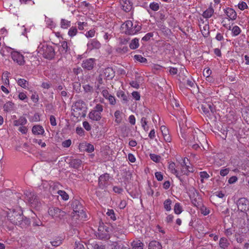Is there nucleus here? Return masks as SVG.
I'll return each mask as SVG.
<instances>
[{
    "label": "nucleus",
    "instance_id": "obj_24",
    "mask_svg": "<svg viewBox=\"0 0 249 249\" xmlns=\"http://www.w3.org/2000/svg\"><path fill=\"white\" fill-rule=\"evenodd\" d=\"M89 246L91 249H106L105 245L100 242H93Z\"/></svg>",
    "mask_w": 249,
    "mask_h": 249
},
{
    "label": "nucleus",
    "instance_id": "obj_58",
    "mask_svg": "<svg viewBox=\"0 0 249 249\" xmlns=\"http://www.w3.org/2000/svg\"><path fill=\"white\" fill-rule=\"evenodd\" d=\"M71 144V141L70 139H68L63 141L62 142V145L63 147L68 148L69 147Z\"/></svg>",
    "mask_w": 249,
    "mask_h": 249
},
{
    "label": "nucleus",
    "instance_id": "obj_32",
    "mask_svg": "<svg viewBox=\"0 0 249 249\" xmlns=\"http://www.w3.org/2000/svg\"><path fill=\"white\" fill-rule=\"evenodd\" d=\"M148 121L146 117H143L141 118V123L142 127L145 131H147L149 130V126L147 125Z\"/></svg>",
    "mask_w": 249,
    "mask_h": 249
},
{
    "label": "nucleus",
    "instance_id": "obj_7",
    "mask_svg": "<svg viewBox=\"0 0 249 249\" xmlns=\"http://www.w3.org/2000/svg\"><path fill=\"white\" fill-rule=\"evenodd\" d=\"M104 107L100 104H97L89 113L88 116L92 121H99L102 118V112Z\"/></svg>",
    "mask_w": 249,
    "mask_h": 249
},
{
    "label": "nucleus",
    "instance_id": "obj_52",
    "mask_svg": "<svg viewBox=\"0 0 249 249\" xmlns=\"http://www.w3.org/2000/svg\"><path fill=\"white\" fill-rule=\"evenodd\" d=\"M149 7L153 11H157L159 9V5L157 2H152L150 4Z\"/></svg>",
    "mask_w": 249,
    "mask_h": 249
},
{
    "label": "nucleus",
    "instance_id": "obj_10",
    "mask_svg": "<svg viewBox=\"0 0 249 249\" xmlns=\"http://www.w3.org/2000/svg\"><path fill=\"white\" fill-rule=\"evenodd\" d=\"M50 215L55 220H60L64 218L66 215L65 212L61 210L57 207H51L48 210Z\"/></svg>",
    "mask_w": 249,
    "mask_h": 249
},
{
    "label": "nucleus",
    "instance_id": "obj_26",
    "mask_svg": "<svg viewBox=\"0 0 249 249\" xmlns=\"http://www.w3.org/2000/svg\"><path fill=\"white\" fill-rule=\"evenodd\" d=\"M14 104L11 101L7 102L3 106V110L6 112H10L14 110Z\"/></svg>",
    "mask_w": 249,
    "mask_h": 249
},
{
    "label": "nucleus",
    "instance_id": "obj_64",
    "mask_svg": "<svg viewBox=\"0 0 249 249\" xmlns=\"http://www.w3.org/2000/svg\"><path fill=\"white\" fill-rule=\"evenodd\" d=\"M83 126L87 131H89L91 130V126L87 121H84L83 122Z\"/></svg>",
    "mask_w": 249,
    "mask_h": 249
},
{
    "label": "nucleus",
    "instance_id": "obj_28",
    "mask_svg": "<svg viewBox=\"0 0 249 249\" xmlns=\"http://www.w3.org/2000/svg\"><path fill=\"white\" fill-rule=\"evenodd\" d=\"M139 46V39L135 38L132 39L129 44V47L132 50L138 48Z\"/></svg>",
    "mask_w": 249,
    "mask_h": 249
},
{
    "label": "nucleus",
    "instance_id": "obj_36",
    "mask_svg": "<svg viewBox=\"0 0 249 249\" xmlns=\"http://www.w3.org/2000/svg\"><path fill=\"white\" fill-rule=\"evenodd\" d=\"M201 32L203 36L204 37H207L210 34L209 25L205 24L203 26V29L201 30Z\"/></svg>",
    "mask_w": 249,
    "mask_h": 249
},
{
    "label": "nucleus",
    "instance_id": "obj_12",
    "mask_svg": "<svg viewBox=\"0 0 249 249\" xmlns=\"http://www.w3.org/2000/svg\"><path fill=\"white\" fill-rule=\"evenodd\" d=\"M11 55L13 60L18 65L20 66L24 65L25 61L24 56L20 53L17 51H13L11 53Z\"/></svg>",
    "mask_w": 249,
    "mask_h": 249
},
{
    "label": "nucleus",
    "instance_id": "obj_9",
    "mask_svg": "<svg viewBox=\"0 0 249 249\" xmlns=\"http://www.w3.org/2000/svg\"><path fill=\"white\" fill-rule=\"evenodd\" d=\"M238 210L246 213L247 220H249V215L247 212L249 210V201L245 197L239 198L236 202Z\"/></svg>",
    "mask_w": 249,
    "mask_h": 249
},
{
    "label": "nucleus",
    "instance_id": "obj_45",
    "mask_svg": "<svg viewBox=\"0 0 249 249\" xmlns=\"http://www.w3.org/2000/svg\"><path fill=\"white\" fill-rule=\"evenodd\" d=\"M107 216L110 217L111 219L113 220V221L116 219L114 210L112 209H108L107 212Z\"/></svg>",
    "mask_w": 249,
    "mask_h": 249
},
{
    "label": "nucleus",
    "instance_id": "obj_60",
    "mask_svg": "<svg viewBox=\"0 0 249 249\" xmlns=\"http://www.w3.org/2000/svg\"><path fill=\"white\" fill-rule=\"evenodd\" d=\"M94 150V146L92 144L90 143H88L86 144V151L89 153H91L93 152Z\"/></svg>",
    "mask_w": 249,
    "mask_h": 249
},
{
    "label": "nucleus",
    "instance_id": "obj_42",
    "mask_svg": "<svg viewBox=\"0 0 249 249\" xmlns=\"http://www.w3.org/2000/svg\"><path fill=\"white\" fill-rule=\"evenodd\" d=\"M134 58L141 63H146L147 62L146 58L142 57L141 55L136 54L134 56Z\"/></svg>",
    "mask_w": 249,
    "mask_h": 249
},
{
    "label": "nucleus",
    "instance_id": "obj_31",
    "mask_svg": "<svg viewBox=\"0 0 249 249\" xmlns=\"http://www.w3.org/2000/svg\"><path fill=\"white\" fill-rule=\"evenodd\" d=\"M60 26L63 29H67L71 26V21L62 18L61 20Z\"/></svg>",
    "mask_w": 249,
    "mask_h": 249
},
{
    "label": "nucleus",
    "instance_id": "obj_17",
    "mask_svg": "<svg viewBox=\"0 0 249 249\" xmlns=\"http://www.w3.org/2000/svg\"><path fill=\"white\" fill-rule=\"evenodd\" d=\"M120 3L122 9L125 12L130 11L132 5L129 0H120Z\"/></svg>",
    "mask_w": 249,
    "mask_h": 249
},
{
    "label": "nucleus",
    "instance_id": "obj_56",
    "mask_svg": "<svg viewBox=\"0 0 249 249\" xmlns=\"http://www.w3.org/2000/svg\"><path fill=\"white\" fill-rule=\"evenodd\" d=\"M33 142L35 143H37L41 147H45L46 145L45 142H42L41 140L34 139L33 140Z\"/></svg>",
    "mask_w": 249,
    "mask_h": 249
},
{
    "label": "nucleus",
    "instance_id": "obj_46",
    "mask_svg": "<svg viewBox=\"0 0 249 249\" xmlns=\"http://www.w3.org/2000/svg\"><path fill=\"white\" fill-rule=\"evenodd\" d=\"M120 115L121 112L120 110H116L114 113L115 122L117 124H120L121 122L122 119L121 118Z\"/></svg>",
    "mask_w": 249,
    "mask_h": 249
},
{
    "label": "nucleus",
    "instance_id": "obj_5",
    "mask_svg": "<svg viewBox=\"0 0 249 249\" xmlns=\"http://www.w3.org/2000/svg\"><path fill=\"white\" fill-rule=\"evenodd\" d=\"M24 195H25V199L28 201L31 207L37 210L40 209L41 204L35 193L26 191Z\"/></svg>",
    "mask_w": 249,
    "mask_h": 249
},
{
    "label": "nucleus",
    "instance_id": "obj_27",
    "mask_svg": "<svg viewBox=\"0 0 249 249\" xmlns=\"http://www.w3.org/2000/svg\"><path fill=\"white\" fill-rule=\"evenodd\" d=\"M213 13V9L212 7H210L203 12V17L204 18H209L212 17Z\"/></svg>",
    "mask_w": 249,
    "mask_h": 249
},
{
    "label": "nucleus",
    "instance_id": "obj_41",
    "mask_svg": "<svg viewBox=\"0 0 249 249\" xmlns=\"http://www.w3.org/2000/svg\"><path fill=\"white\" fill-rule=\"evenodd\" d=\"M176 176L177 178H178L180 182H181V184L182 185L185 186L186 184L187 180L185 178V177H183V175L179 174V173H178V175H176Z\"/></svg>",
    "mask_w": 249,
    "mask_h": 249
},
{
    "label": "nucleus",
    "instance_id": "obj_14",
    "mask_svg": "<svg viewBox=\"0 0 249 249\" xmlns=\"http://www.w3.org/2000/svg\"><path fill=\"white\" fill-rule=\"evenodd\" d=\"M109 179V175L107 173H105L101 175L98 179L99 187L102 189L105 188Z\"/></svg>",
    "mask_w": 249,
    "mask_h": 249
},
{
    "label": "nucleus",
    "instance_id": "obj_13",
    "mask_svg": "<svg viewBox=\"0 0 249 249\" xmlns=\"http://www.w3.org/2000/svg\"><path fill=\"white\" fill-rule=\"evenodd\" d=\"M43 56L49 59H52L55 55V52L52 46H44L43 47Z\"/></svg>",
    "mask_w": 249,
    "mask_h": 249
},
{
    "label": "nucleus",
    "instance_id": "obj_11",
    "mask_svg": "<svg viewBox=\"0 0 249 249\" xmlns=\"http://www.w3.org/2000/svg\"><path fill=\"white\" fill-rule=\"evenodd\" d=\"M191 191L192 193L190 197L192 202L194 206L199 208L202 204V198L200 196L198 192L196 189L193 188Z\"/></svg>",
    "mask_w": 249,
    "mask_h": 249
},
{
    "label": "nucleus",
    "instance_id": "obj_21",
    "mask_svg": "<svg viewBox=\"0 0 249 249\" xmlns=\"http://www.w3.org/2000/svg\"><path fill=\"white\" fill-rule=\"evenodd\" d=\"M32 131L35 135H43L44 132L43 127L40 125H35L32 127Z\"/></svg>",
    "mask_w": 249,
    "mask_h": 249
},
{
    "label": "nucleus",
    "instance_id": "obj_44",
    "mask_svg": "<svg viewBox=\"0 0 249 249\" xmlns=\"http://www.w3.org/2000/svg\"><path fill=\"white\" fill-rule=\"evenodd\" d=\"M180 172H181V175H186L188 176L189 175V173L193 172V170L189 169L188 167L185 166V167L181 168Z\"/></svg>",
    "mask_w": 249,
    "mask_h": 249
},
{
    "label": "nucleus",
    "instance_id": "obj_59",
    "mask_svg": "<svg viewBox=\"0 0 249 249\" xmlns=\"http://www.w3.org/2000/svg\"><path fill=\"white\" fill-rule=\"evenodd\" d=\"M83 88L86 92H92L93 91L92 87L89 84L84 85Z\"/></svg>",
    "mask_w": 249,
    "mask_h": 249
},
{
    "label": "nucleus",
    "instance_id": "obj_35",
    "mask_svg": "<svg viewBox=\"0 0 249 249\" xmlns=\"http://www.w3.org/2000/svg\"><path fill=\"white\" fill-rule=\"evenodd\" d=\"M128 51V48L126 46L122 45L116 49V52L121 54H124Z\"/></svg>",
    "mask_w": 249,
    "mask_h": 249
},
{
    "label": "nucleus",
    "instance_id": "obj_39",
    "mask_svg": "<svg viewBox=\"0 0 249 249\" xmlns=\"http://www.w3.org/2000/svg\"><path fill=\"white\" fill-rule=\"evenodd\" d=\"M132 246L134 249H143V244L140 241H133Z\"/></svg>",
    "mask_w": 249,
    "mask_h": 249
},
{
    "label": "nucleus",
    "instance_id": "obj_40",
    "mask_svg": "<svg viewBox=\"0 0 249 249\" xmlns=\"http://www.w3.org/2000/svg\"><path fill=\"white\" fill-rule=\"evenodd\" d=\"M18 84L23 88H26L28 86V82L24 79L20 78L18 80Z\"/></svg>",
    "mask_w": 249,
    "mask_h": 249
},
{
    "label": "nucleus",
    "instance_id": "obj_63",
    "mask_svg": "<svg viewBox=\"0 0 249 249\" xmlns=\"http://www.w3.org/2000/svg\"><path fill=\"white\" fill-rule=\"evenodd\" d=\"M130 85L133 88L139 89L140 87V82L137 81H132L130 82Z\"/></svg>",
    "mask_w": 249,
    "mask_h": 249
},
{
    "label": "nucleus",
    "instance_id": "obj_15",
    "mask_svg": "<svg viewBox=\"0 0 249 249\" xmlns=\"http://www.w3.org/2000/svg\"><path fill=\"white\" fill-rule=\"evenodd\" d=\"M104 226H100L98 228V232L96 233V236L99 239H107L109 238V231H104Z\"/></svg>",
    "mask_w": 249,
    "mask_h": 249
},
{
    "label": "nucleus",
    "instance_id": "obj_62",
    "mask_svg": "<svg viewBox=\"0 0 249 249\" xmlns=\"http://www.w3.org/2000/svg\"><path fill=\"white\" fill-rule=\"evenodd\" d=\"M107 99L108 100L110 105H114L116 104V99L114 96L109 95Z\"/></svg>",
    "mask_w": 249,
    "mask_h": 249
},
{
    "label": "nucleus",
    "instance_id": "obj_3",
    "mask_svg": "<svg viewBox=\"0 0 249 249\" xmlns=\"http://www.w3.org/2000/svg\"><path fill=\"white\" fill-rule=\"evenodd\" d=\"M72 114L77 118L85 117L86 115V104L81 100H78L72 106Z\"/></svg>",
    "mask_w": 249,
    "mask_h": 249
},
{
    "label": "nucleus",
    "instance_id": "obj_16",
    "mask_svg": "<svg viewBox=\"0 0 249 249\" xmlns=\"http://www.w3.org/2000/svg\"><path fill=\"white\" fill-rule=\"evenodd\" d=\"M95 64L94 58H89L83 61L82 67L85 70L90 71L94 68Z\"/></svg>",
    "mask_w": 249,
    "mask_h": 249
},
{
    "label": "nucleus",
    "instance_id": "obj_8",
    "mask_svg": "<svg viewBox=\"0 0 249 249\" xmlns=\"http://www.w3.org/2000/svg\"><path fill=\"white\" fill-rule=\"evenodd\" d=\"M126 27L125 34L128 35H134L141 30V25L137 22L133 23L131 20H127L124 23Z\"/></svg>",
    "mask_w": 249,
    "mask_h": 249
},
{
    "label": "nucleus",
    "instance_id": "obj_38",
    "mask_svg": "<svg viewBox=\"0 0 249 249\" xmlns=\"http://www.w3.org/2000/svg\"><path fill=\"white\" fill-rule=\"evenodd\" d=\"M175 167L176 165L174 162H171L169 164L168 169L170 170L171 172L175 175H178V174L179 172L176 169Z\"/></svg>",
    "mask_w": 249,
    "mask_h": 249
},
{
    "label": "nucleus",
    "instance_id": "obj_2",
    "mask_svg": "<svg viewBox=\"0 0 249 249\" xmlns=\"http://www.w3.org/2000/svg\"><path fill=\"white\" fill-rule=\"evenodd\" d=\"M71 206L73 211V217H75L76 219L85 220L87 215L80 202L77 199H74L72 201Z\"/></svg>",
    "mask_w": 249,
    "mask_h": 249
},
{
    "label": "nucleus",
    "instance_id": "obj_49",
    "mask_svg": "<svg viewBox=\"0 0 249 249\" xmlns=\"http://www.w3.org/2000/svg\"><path fill=\"white\" fill-rule=\"evenodd\" d=\"M77 33V28L75 27H72L69 29V31L68 32V35L72 37V36H75L76 35Z\"/></svg>",
    "mask_w": 249,
    "mask_h": 249
},
{
    "label": "nucleus",
    "instance_id": "obj_22",
    "mask_svg": "<svg viewBox=\"0 0 249 249\" xmlns=\"http://www.w3.org/2000/svg\"><path fill=\"white\" fill-rule=\"evenodd\" d=\"M148 249H162V246L159 242L153 240L149 243Z\"/></svg>",
    "mask_w": 249,
    "mask_h": 249
},
{
    "label": "nucleus",
    "instance_id": "obj_48",
    "mask_svg": "<svg viewBox=\"0 0 249 249\" xmlns=\"http://www.w3.org/2000/svg\"><path fill=\"white\" fill-rule=\"evenodd\" d=\"M74 249H85L83 242L81 241H75Z\"/></svg>",
    "mask_w": 249,
    "mask_h": 249
},
{
    "label": "nucleus",
    "instance_id": "obj_18",
    "mask_svg": "<svg viewBox=\"0 0 249 249\" xmlns=\"http://www.w3.org/2000/svg\"><path fill=\"white\" fill-rule=\"evenodd\" d=\"M103 77L107 79H112L115 76V72L113 69L110 67L106 68L103 71Z\"/></svg>",
    "mask_w": 249,
    "mask_h": 249
},
{
    "label": "nucleus",
    "instance_id": "obj_47",
    "mask_svg": "<svg viewBox=\"0 0 249 249\" xmlns=\"http://www.w3.org/2000/svg\"><path fill=\"white\" fill-rule=\"evenodd\" d=\"M150 159L156 162H159L160 161L161 157L160 156L156 155L155 154H150L149 155Z\"/></svg>",
    "mask_w": 249,
    "mask_h": 249
},
{
    "label": "nucleus",
    "instance_id": "obj_6",
    "mask_svg": "<svg viewBox=\"0 0 249 249\" xmlns=\"http://www.w3.org/2000/svg\"><path fill=\"white\" fill-rule=\"evenodd\" d=\"M24 195H25V199L28 201L31 207L37 210L40 209L41 204L35 193L26 191Z\"/></svg>",
    "mask_w": 249,
    "mask_h": 249
},
{
    "label": "nucleus",
    "instance_id": "obj_19",
    "mask_svg": "<svg viewBox=\"0 0 249 249\" xmlns=\"http://www.w3.org/2000/svg\"><path fill=\"white\" fill-rule=\"evenodd\" d=\"M87 46L90 50L98 49L101 47V44L97 40L93 39L88 43Z\"/></svg>",
    "mask_w": 249,
    "mask_h": 249
},
{
    "label": "nucleus",
    "instance_id": "obj_50",
    "mask_svg": "<svg viewBox=\"0 0 249 249\" xmlns=\"http://www.w3.org/2000/svg\"><path fill=\"white\" fill-rule=\"evenodd\" d=\"M58 194L62 197L64 200H67L69 199V195L64 191L59 190Z\"/></svg>",
    "mask_w": 249,
    "mask_h": 249
},
{
    "label": "nucleus",
    "instance_id": "obj_4",
    "mask_svg": "<svg viewBox=\"0 0 249 249\" xmlns=\"http://www.w3.org/2000/svg\"><path fill=\"white\" fill-rule=\"evenodd\" d=\"M24 195H25V199L28 201L31 207L37 210L40 209L41 204L35 193L26 191Z\"/></svg>",
    "mask_w": 249,
    "mask_h": 249
},
{
    "label": "nucleus",
    "instance_id": "obj_43",
    "mask_svg": "<svg viewBox=\"0 0 249 249\" xmlns=\"http://www.w3.org/2000/svg\"><path fill=\"white\" fill-rule=\"evenodd\" d=\"M201 213L204 215H207L210 213V210L205 206L202 204L201 206H199Z\"/></svg>",
    "mask_w": 249,
    "mask_h": 249
},
{
    "label": "nucleus",
    "instance_id": "obj_29",
    "mask_svg": "<svg viewBox=\"0 0 249 249\" xmlns=\"http://www.w3.org/2000/svg\"><path fill=\"white\" fill-rule=\"evenodd\" d=\"M33 221V225L34 226H39L42 225V222L37 217L36 215L34 213V215L32 216Z\"/></svg>",
    "mask_w": 249,
    "mask_h": 249
},
{
    "label": "nucleus",
    "instance_id": "obj_61",
    "mask_svg": "<svg viewBox=\"0 0 249 249\" xmlns=\"http://www.w3.org/2000/svg\"><path fill=\"white\" fill-rule=\"evenodd\" d=\"M238 8L241 10H244L248 7L247 3L244 1H242L241 2L239 3L238 5Z\"/></svg>",
    "mask_w": 249,
    "mask_h": 249
},
{
    "label": "nucleus",
    "instance_id": "obj_30",
    "mask_svg": "<svg viewBox=\"0 0 249 249\" xmlns=\"http://www.w3.org/2000/svg\"><path fill=\"white\" fill-rule=\"evenodd\" d=\"M229 242L228 240L225 238H221L219 241V246L223 249H226L228 247Z\"/></svg>",
    "mask_w": 249,
    "mask_h": 249
},
{
    "label": "nucleus",
    "instance_id": "obj_1",
    "mask_svg": "<svg viewBox=\"0 0 249 249\" xmlns=\"http://www.w3.org/2000/svg\"><path fill=\"white\" fill-rule=\"evenodd\" d=\"M7 217L11 223L22 228H26L30 224L29 219L24 216L20 210H13L12 213L7 214Z\"/></svg>",
    "mask_w": 249,
    "mask_h": 249
},
{
    "label": "nucleus",
    "instance_id": "obj_34",
    "mask_svg": "<svg viewBox=\"0 0 249 249\" xmlns=\"http://www.w3.org/2000/svg\"><path fill=\"white\" fill-rule=\"evenodd\" d=\"M172 200L170 199H166L164 203L163 206L164 208L167 211H170L171 210V204H172Z\"/></svg>",
    "mask_w": 249,
    "mask_h": 249
},
{
    "label": "nucleus",
    "instance_id": "obj_51",
    "mask_svg": "<svg viewBox=\"0 0 249 249\" xmlns=\"http://www.w3.org/2000/svg\"><path fill=\"white\" fill-rule=\"evenodd\" d=\"M117 95L118 97H121L124 101H127V96L123 91L120 90L118 91Z\"/></svg>",
    "mask_w": 249,
    "mask_h": 249
},
{
    "label": "nucleus",
    "instance_id": "obj_25",
    "mask_svg": "<svg viewBox=\"0 0 249 249\" xmlns=\"http://www.w3.org/2000/svg\"><path fill=\"white\" fill-rule=\"evenodd\" d=\"M82 163V161L79 159H72L71 160L69 164L70 166L73 168H78Z\"/></svg>",
    "mask_w": 249,
    "mask_h": 249
},
{
    "label": "nucleus",
    "instance_id": "obj_54",
    "mask_svg": "<svg viewBox=\"0 0 249 249\" xmlns=\"http://www.w3.org/2000/svg\"><path fill=\"white\" fill-rule=\"evenodd\" d=\"M153 35L154 34L152 32L148 33L142 38V40L148 41L153 36Z\"/></svg>",
    "mask_w": 249,
    "mask_h": 249
},
{
    "label": "nucleus",
    "instance_id": "obj_23",
    "mask_svg": "<svg viewBox=\"0 0 249 249\" xmlns=\"http://www.w3.org/2000/svg\"><path fill=\"white\" fill-rule=\"evenodd\" d=\"M27 122V119L25 117L20 116L18 120L13 122V124L15 126L23 125L26 124Z\"/></svg>",
    "mask_w": 249,
    "mask_h": 249
},
{
    "label": "nucleus",
    "instance_id": "obj_33",
    "mask_svg": "<svg viewBox=\"0 0 249 249\" xmlns=\"http://www.w3.org/2000/svg\"><path fill=\"white\" fill-rule=\"evenodd\" d=\"M174 213L177 214L181 213L182 212V208L179 203H176L174 207Z\"/></svg>",
    "mask_w": 249,
    "mask_h": 249
},
{
    "label": "nucleus",
    "instance_id": "obj_55",
    "mask_svg": "<svg viewBox=\"0 0 249 249\" xmlns=\"http://www.w3.org/2000/svg\"><path fill=\"white\" fill-rule=\"evenodd\" d=\"M203 73V75L205 76L206 78L211 79V77H210V75L212 73V71L210 69L207 68L204 69Z\"/></svg>",
    "mask_w": 249,
    "mask_h": 249
},
{
    "label": "nucleus",
    "instance_id": "obj_57",
    "mask_svg": "<svg viewBox=\"0 0 249 249\" xmlns=\"http://www.w3.org/2000/svg\"><path fill=\"white\" fill-rule=\"evenodd\" d=\"M196 84L192 79H188L186 81V85L190 88H195Z\"/></svg>",
    "mask_w": 249,
    "mask_h": 249
},
{
    "label": "nucleus",
    "instance_id": "obj_20",
    "mask_svg": "<svg viewBox=\"0 0 249 249\" xmlns=\"http://www.w3.org/2000/svg\"><path fill=\"white\" fill-rule=\"evenodd\" d=\"M225 13L229 18V19L235 20L237 17V14L234 10L232 8H227L225 10Z\"/></svg>",
    "mask_w": 249,
    "mask_h": 249
},
{
    "label": "nucleus",
    "instance_id": "obj_37",
    "mask_svg": "<svg viewBox=\"0 0 249 249\" xmlns=\"http://www.w3.org/2000/svg\"><path fill=\"white\" fill-rule=\"evenodd\" d=\"M232 32V36H235L239 35L241 32V29L237 25L234 26L232 29H231Z\"/></svg>",
    "mask_w": 249,
    "mask_h": 249
},
{
    "label": "nucleus",
    "instance_id": "obj_53",
    "mask_svg": "<svg viewBox=\"0 0 249 249\" xmlns=\"http://www.w3.org/2000/svg\"><path fill=\"white\" fill-rule=\"evenodd\" d=\"M201 109L206 115H208L209 114V107L207 104L201 105Z\"/></svg>",
    "mask_w": 249,
    "mask_h": 249
}]
</instances>
